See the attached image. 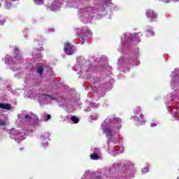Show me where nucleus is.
Masks as SVG:
<instances>
[{
    "mask_svg": "<svg viewBox=\"0 0 179 179\" xmlns=\"http://www.w3.org/2000/svg\"><path fill=\"white\" fill-rule=\"evenodd\" d=\"M159 1H163V0H159Z\"/></svg>",
    "mask_w": 179,
    "mask_h": 179,
    "instance_id": "26",
    "label": "nucleus"
},
{
    "mask_svg": "<svg viewBox=\"0 0 179 179\" xmlns=\"http://www.w3.org/2000/svg\"><path fill=\"white\" fill-rule=\"evenodd\" d=\"M45 96H46L47 97H50V100H55V98H54L51 95H48V94H45Z\"/></svg>",
    "mask_w": 179,
    "mask_h": 179,
    "instance_id": "15",
    "label": "nucleus"
},
{
    "mask_svg": "<svg viewBox=\"0 0 179 179\" xmlns=\"http://www.w3.org/2000/svg\"><path fill=\"white\" fill-rule=\"evenodd\" d=\"M80 42L82 43V44H83V39H81Z\"/></svg>",
    "mask_w": 179,
    "mask_h": 179,
    "instance_id": "22",
    "label": "nucleus"
},
{
    "mask_svg": "<svg viewBox=\"0 0 179 179\" xmlns=\"http://www.w3.org/2000/svg\"><path fill=\"white\" fill-rule=\"evenodd\" d=\"M48 120H51L50 115H48L47 117H45V121H48Z\"/></svg>",
    "mask_w": 179,
    "mask_h": 179,
    "instance_id": "16",
    "label": "nucleus"
},
{
    "mask_svg": "<svg viewBox=\"0 0 179 179\" xmlns=\"http://www.w3.org/2000/svg\"><path fill=\"white\" fill-rule=\"evenodd\" d=\"M36 71L39 73L40 76H43V72H44V66L43 65L38 66L36 67Z\"/></svg>",
    "mask_w": 179,
    "mask_h": 179,
    "instance_id": "6",
    "label": "nucleus"
},
{
    "mask_svg": "<svg viewBox=\"0 0 179 179\" xmlns=\"http://www.w3.org/2000/svg\"><path fill=\"white\" fill-rule=\"evenodd\" d=\"M136 118H137V120H139V117H136Z\"/></svg>",
    "mask_w": 179,
    "mask_h": 179,
    "instance_id": "24",
    "label": "nucleus"
},
{
    "mask_svg": "<svg viewBox=\"0 0 179 179\" xmlns=\"http://www.w3.org/2000/svg\"><path fill=\"white\" fill-rule=\"evenodd\" d=\"M74 45L69 43V42H66L64 48V52L66 55H73V52H75Z\"/></svg>",
    "mask_w": 179,
    "mask_h": 179,
    "instance_id": "2",
    "label": "nucleus"
},
{
    "mask_svg": "<svg viewBox=\"0 0 179 179\" xmlns=\"http://www.w3.org/2000/svg\"><path fill=\"white\" fill-rule=\"evenodd\" d=\"M150 127H152V128H155V127H157V124L156 123H151Z\"/></svg>",
    "mask_w": 179,
    "mask_h": 179,
    "instance_id": "17",
    "label": "nucleus"
},
{
    "mask_svg": "<svg viewBox=\"0 0 179 179\" xmlns=\"http://www.w3.org/2000/svg\"><path fill=\"white\" fill-rule=\"evenodd\" d=\"M24 135V132H21L19 134L16 135V138H18L20 141H23L24 139V137H23Z\"/></svg>",
    "mask_w": 179,
    "mask_h": 179,
    "instance_id": "8",
    "label": "nucleus"
},
{
    "mask_svg": "<svg viewBox=\"0 0 179 179\" xmlns=\"http://www.w3.org/2000/svg\"><path fill=\"white\" fill-rule=\"evenodd\" d=\"M0 108H2L3 110H10L12 107L9 103H0Z\"/></svg>",
    "mask_w": 179,
    "mask_h": 179,
    "instance_id": "5",
    "label": "nucleus"
},
{
    "mask_svg": "<svg viewBox=\"0 0 179 179\" xmlns=\"http://www.w3.org/2000/svg\"><path fill=\"white\" fill-rule=\"evenodd\" d=\"M5 125H6V123L2 120H0V127H5Z\"/></svg>",
    "mask_w": 179,
    "mask_h": 179,
    "instance_id": "14",
    "label": "nucleus"
},
{
    "mask_svg": "<svg viewBox=\"0 0 179 179\" xmlns=\"http://www.w3.org/2000/svg\"><path fill=\"white\" fill-rule=\"evenodd\" d=\"M142 173H149V169L148 167L143 169Z\"/></svg>",
    "mask_w": 179,
    "mask_h": 179,
    "instance_id": "12",
    "label": "nucleus"
},
{
    "mask_svg": "<svg viewBox=\"0 0 179 179\" xmlns=\"http://www.w3.org/2000/svg\"><path fill=\"white\" fill-rule=\"evenodd\" d=\"M103 131V134L107 135V136H111L113 135V130L109 127H105Z\"/></svg>",
    "mask_w": 179,
    "mask_h": 179,
    "instance_id": "4",
    "label": "nucleus"
},
{
    "mask_svg": "<svg viewBox=\"0 0 179 179\" xmlns=\"http://www.w3.org/2000/svg\"><path fill=\"white\" fill-rule=\"evenodd\" d=\"M71 121L74 122V124H78L79 122V118H78L76 116L71 117Z\"/></svg>",
    "mask_w": 179,
    "mask_h": 179,
    "instance_id": "10",
    "label": "nucleus"
},
{
    "mask_svg": "<svg viewBox=\"0 0 179 179\" xmlns=\"http://www.w3.org/2000/svg\"><path fill=\"white\" fill-rule=\"evenodd\" d=\"M96 179H103V178H101V176H96Z\"/></svg>",
    "mask_w": 179,
    "mask_h": 179,
    "instance_id": "19",
    "label": "nucleus"
},
{
    "mask_svg": "<svg viewBox=\"0 0 179 179\" xmlns=\"http://www.w3.org/2000/svg\"><path fill=\"white\" fill-rule=\"evenodd\" d=\"M36 5H44V0H34Z\"/></svg>",
    "mask_w": 179,
    "mask_h": 179,
    "instance_id": "9",
    "label": "nucleus"
},
{
    "mask_svg": "<svg viewBox=\"0 0 179 179\" xmlns=\"http://www.w3.org/2000/svg\"><path fill=\"white\" fill-rule=\"evenodd\" d=\"M169 2H170V1H165V3H169Z\"/></svg>",
    "mask_w": 179,
    "mask_h": 179,
    "instance_id": "23",
    "label": "nucleus"
},
{
    "mask_svg": "<svg viewBox=\"0 0 179 179\" xmlns=\"http://www.w3.org/2000/svg\"><path fill=\"white\" fill-rule=\"evenodd\" d=\"M148 33H150V36H154L155 35V31H152V30H148L147 31Z\"/></svg>",
    "mask_w": 179,
    "mask_h": 179,
    "instance_id": "13",
    "label": "nucleus"
},
{
    "mask_svg": "<svg viewBox=\"0 0 179 179\" xmlns=\"http://www.w3.org/2000/svg\"><path fill=\"white\" fill-rule=\"evenodd\" d=\"M145 16L148 19H150L149 22L150 23H153L157 19V14L155 10L148 9L145 12Z\"/></svg>",
    "mask_w": 179,
    "mask_h": 179,
    "instance_id": "1",
    "label": "nucleus"
},
{
    "mask_svg": "<svg viewBox=\"0 0 179 179\" xmlns=\"http://www.w3.org/2000/svg\"><path fill=\"white\" fill-rule=\"evenodd\" d=\"M15 54H17V55H15V57H14V58L15 59H17V60H20V61H22L23 60V57H22V55H20V54H19V49H17V48H15Z\"/></svg>",
    "mask_w": 179,
    "mask_h": 179,
    "instance_id": "7",
    "label": "nucleus"
},
{
    "mask_svg": "<svg viewBox=\"0 0 179 179\" xmlns=\"http://www.w3.org/2000/svg\"><path fill=\"white\" fill-rule=\"evenodd\" d=\"M140 118H141V120H143V114L141 113L140 115Z\"/></svg>",
    "mask_w": 179,
    "mask_h": 179,
    "instance_id": "18",
    "label": "nucleus"
},
{
    "mask_svg": "<svg viewBox=\"0 0 179 179\" xmlns=\"http://www.w3.org/2000/svg\"><path fill=\"white\" fill-rule=\"evenodd\" d=\"M99 148H95L94 153H91L90 155V159L92 160H99L100 159V156H99Z\"/></svg>",
    "mask_w": 179,
    "mask_h": 179,
    "instance_id": "3",
    "label": "nucleus"
},
{
    "mask_svg": "<svg viewBox=\"0 0 179 179\" xmlns=\"http://www.w3.org/2000/svg\"><path fill=\"white\" fill-rule=\"evenodd\" d=\"M4 22L2 20H0V24H3Z\"/></svg>",
    "mask_w": 179,
    "mask_h": 179,
    "instance_id": "20",
    "label": "nucleus"
},
{
    "mask_svg": "<svg viewBox=\"0 0 179 179\" xmlns=\"http://www.w3.org/2000/svg\"><path fill=\"white\" fill-rule=\"evenodd\" d=\"M139 34H141V33H137L136 34V36H139Z\"/></svg>",
    "mask_w": 179,
    "mask_h": 179,
    "instance_id": "21",
    "label": "nucleus"
},
{
    "mask_svg": "<svg viewBox=\"0 0 179 179\" xmlns=\"http://www.w3.org/2000/svg\"><path fill=\"white\" fill-rule=\"evenodd\" d=\"M177 179H179V176L177 178Z\"/></svg>",
    "mask_w": 179,
    "mask_h": 179,
    "instance_id": "25",
    "label": "nucleus"
},
{
    "mask_svg": "<svg viewBox=\"0 0 179 179\" xmlns=\"http://www.w3.org/2000/svg\"><path fill=\"white\" fill-rule=\"evenodd\" d=\"M24 119L27 120V121H31V117L29 115H24Z\"/></svg>",
    "mask_w": 179,
    "mask_h": 179,
    "instance_id": "11",
    "label": "nucleus"
}]
</instances>
